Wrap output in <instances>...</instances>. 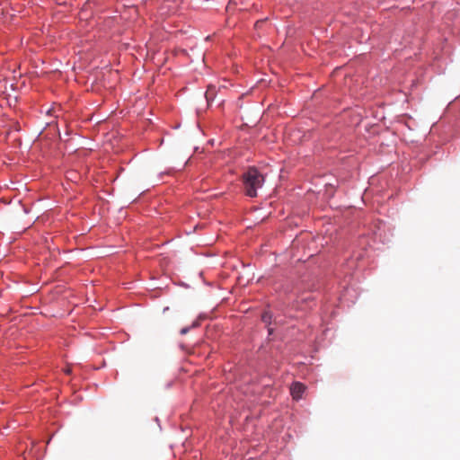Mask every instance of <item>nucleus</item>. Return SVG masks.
<instances>
[{
    "mask_svg": "<svg viewBox=\"0 0 460 460\" xmlns=\"http://www.w3.org/2000/svg\"><path fill=\"white\" fill-rule=\"evenodd\" d=\"M263 182V175L254 167L249 168L243 174L244 192L251 198L257 196V190L262 187Z\"/></svg>",
    "mask_w": 460,
    "mask_h": 460,
    "instance_id": "obj_1",
    "label": "nucleus"
},
{
    "mask_svg": "<svg viewBox=\"0 0 460 460\" xmlns=\"http://www.w3.org/2000/svg\"><path fill=\"white\" fill-rule=\"evenodd\" d=\"M305 385L299 382L294 383L290 387V392L294 399H300L305 392Z\"/></svg>",
    "mask_w": 460,
    "mask_h": 460,
    "instance_id": "obj_2",
    "label": "nucleus"
},
{
    "mask_svg": "<svg viewBox=\"0 0 460 460\" xmlns=\"http://www.w3.org/2000/svg\"><path fill=\"white\" fill-rule=\"evenodd\" d=\"M200 319H201V313H200V314H199L197 315V318H196V320L194 321V323H192V325H191V326H188V327H184V328H182V329L180 331V333H181V335H184V334H186V333H187V332H189L192 327H196V326H198V324H199V321Z\"/></svg>",
    "mask_w": 460,
    "mask_h": 460,
    "instance_id": "obj_3",
    "label": "nucleus"
},
{
    "mask_svg": "<svg viewBox=\"0 0 460 460\" xmlns=\"http://www.w3.org/2000/svg\"><path fill=\"white\" fill-rule=\"evenodd\" d=\"M213 95H214V87L208 86V90L205 93V98L208 103L213 99Z\"/></svg>",
    "mask_w": 460,
    "mask_h": 460,
    "instance_id": "obj_4",
    "label": "nucleus"
},
{
    "mask_svg": "<svg viewBox=\"0 0 460 460\" xmlns=\"http://www.w3.org/2000/svg\"><path fill=\"white\" fill-rule=\"evenodd\" d=\"M261 320L265 323H270L271 320V315L268 312H266L262 314Z\"/></svg>",
    "mask_w": 460,
    "mask_h": 460,
    "instance_id": "obj_5",
    "label": "nucleus"
},
{
    "mask_svg": "<svg viewBox=\"0 0 460 460\" xmlns=\"http://www.w3.org/2000/svg\"><path fill=\"white\" fill-rule=\"evenodd\" d=\"M263 22V21H258L256 23H255V27L258 28V27H261V24Z\"/></svg>",
    "mask_w": 460,
    "mask_h": 460,
    "instance_id": "obj_6",
    "label": "nucleus"
},
{
    "mask_svg": "<svg viewBox=\"0 0 460 460\" xmlns=\"http://www.w3.org/2000/svg\"><path fill=\"white\" fill-rule=\"evenodd\" d=\"M202 255L203 256H205V255L206 256H212L213 254L203 251Z\"/></svg>",
    "mask_w": 460,
    "mask_h": 460,
    "instance_id": "obj_7",
    "label": "nucleus"
},
{
    "mask_svg": "<svg viewBox=\"0 0 460 460\" xmlns=\"http://www.w3.org/2000/svg\"><path fill=\"white\" fill-rule=\"evenodd\" d=\"M197 128L201 130V122L199 120L197 121Z\"/></svg>",
    "mask_w": 460,
    "mask_h": 460,
    "instance_id": "obj_8",
    "label": "nucleus"
},
{
    "mask_svg": "<svg viewBox=\"0 0 460 460\" xmlns=\"http://www.w3.org/2000/svg\"><path fill=\"white\" fill-rule=\"evenodd\" d=\"M214 267V263H208L207 269H212Z\"/></svg>",
    "mask_w": 460,
    "mask_h": 460,
    "instance_id": "obj_9",
    "label": "nucleus"
},
{
    "mask_svg": "<svg viewBox=\"0 0 460 460\" xmlns=\"http://www.w3.org/2000/svg\"><path fill=\"white\" fill-rule=\"evenodd\" d=\"M70 134H71V132H70L69 130H66V133H65V135H66V137H69V136H70Z\"/></svg>",
    "mask_w": 460,
    "mask_h": 460,
    "instance_id": "obj_10",
    "label": "nucleus"
},
{
    "mask_svg": "<svg viewBox=\"0 0 460 460\" xmlns=\"http://www.w3.org/2000/svg\"><path fill=\"white\" fill-rule=\"evenodd\" d=\"M196 112H197V116L199 117V109H197V110H196Z\"/></svg>",
    "mask_w": 460,
    "mask_h": 460,
    "instance_id": "obj_11",
    "label": "nucleus"
},
{
    "mask_svg": "<svg viewBox=\"0 0 460 460\" xmlns=\"http://www.w3.org/2000/svg\"><path fill=\"white\" fill-rule=\"evenodd\" d=\"M155 422L159 423V419L157 417L155 418Z\"/></svg>",
    "mask_w": 460,
    "mask_h": 460,
    "instance_id": "obj_12",
    "label": "nucleus"
},
{
    "mask_svg": "<svg viewBox=\"0 0 460 460\" xmlns=\"http://www.w3.org/2000/svg\"><path fill=\"white\" fill-rule=\"evenodd\" d=\"M208 143L213 145V140H209Z\"/></svg>",
    "mask_w": 460,
    "mask_h": 460,
    "instance_id": "obj_13",
    "label": "nucleus"
},
{
    "mask_svg": "<svg viewBox=\"0 0 460 460\" xmlns=\"http://www.w3.org/2000/svg\"><path fill=\"white\" fill-rule=\"evenodd\" d=\"M198 275L199 278H201V271H199Z\"/></svg>",
    "mask_w": 460,
    "mask_h": 460,
    "instance_id": "obj_14",
    "label": "nucleus"
}]
</instances>
